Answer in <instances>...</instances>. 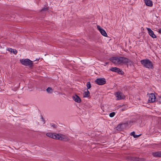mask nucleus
<instances>
[{"label":"nucleus","instance_id":"obj_1","mask_svg":"<svg viewBox=\"0 0 161 161\" xmlns=\"http://www.w3.org/2000/svg\"><path fill=\"white\" fill-rule=\"evenodd\" d=\"M140 62L144 67L151 69H153V68L152 62L148 59H142L141 61Z\"/></svg>","mask_w":161,"mask_h":161},{"label":"nucleus","instance_id":"obj_2","mask_svg":"<svg viewBox=\"0 0 161 161\" xmlns=\"http://www.w3.org/2000/svg\"><path fill=\"white\" fill-rule=\"evenodd\" d=\"M20 62L22 65L28 66L30 68H32L34 66L33 61L28 58L21 59Z\"/></svg>","mask_w":161,"mask_h":161},{"label":"nucleus","instance_id":"obj_3","mask_svg":"<svg viewBox=\"0 0 161 161\" xmlns=\"http://www.w3.org/2000/svg\"><path fill=\"white\" fill-rule=\"evenodd\" d=\"M131 122H132L130 121H128L126 123L119 124L116 127V129L119 131H122L128 126Z\"/></svg>","mask_w":161,"mask_h":161},{"label":"nucleus","instance_id":"obj_4","mask_svg":"<svg viewBox=\"0 0 161 161\" xmlns=\"http://www.w3.org/2000/svg\"><path fill=\"white\" fill-rule=\"evenodd\" d=\"M95 82L98 85H102L106 83V81L104 78H98L95 80Z\"/></svg>","mask_w":161,"mask_h":161},{"label":"nucleus","instance_id":"obj_5","mask_svg":"<svg viewBox=\"0 0 161 161\" xmlns=\"http://www.w3.org/2000/svg\"><path fill=\"white\" fill-rule=\"evenodd\" d=\"M115 94L117 98V100L123 99L125 98V96L122 92H117L115 93Z\"/></svg>","mask_w":161,"mask_h":161},{"label":"nucleus","instance_id":"obj_6","mask_svg":"<svg viewBox=\"0 0 161 161\" xmlns=\"http://www.w3.org/2000/svg\"><path fill=\"white\" fill-rule=\"evenodd\" d=\"M149 98L148 101V103H152L154 102L156 99V97L154 94L150 93L149 94Z\"/></svg>","mask_w":161,"mask_h":161},{"label":"nucleus","instance_id":"obj_7","mask_svg":"<svg viewBox=\"0 0 161 161\" xmlns=\"http://www.w3.org/2000/svg\"><path fill=\"white\" fill-rule=\"evenodd\" d=\"M110 70L113 72L118 73V74L121 75L124 74V72L123 71L119 68L116 67H112L110 69Z\"/></svg>","mask_w":161,"mask_h":161},{"label":"nucleus","instance_id":"obj_8","mask_svg":"<svg viewBox=\"0 0 161 161\" xmlns=\"http://www.w3.org/2000/svg\"><path fill=\"white\" fill-rule=\"evenodd\" d=\"M129 159L130 161H144L145 160L144 158H139L136 157H130Z\"/></svg>","mask_w":161,"mask_h":161},{"label":"nucleus","instance_id":"obj_9","mask_svg":"<svg viewBox=\"0 0 161 161\" xmlns=\"http://www.w3.org/2000/svg\"><path fill=\"white\" fill-rule=\"evenodd\" d=\"M97 28L102 35L105 37L107 36V34L104 29L101 28L99 25H97Z\"/></svg>","mask_w":161,"mask_h":161},{"label":"nucleus","instance_id":"obj_10","mask_svg":"<svg viewBox=\"0 0 161 161\" xmlns=\"http://www.w3.org/2000/svg\"><path fill=\"white\" fill-rule=\"evenodd\" d=\"M117 64H124L125 57L121 56H117Z\"/></svg>","mask_w":161,"mask_h":161},{"label":"nucleus","instance_id":"obj_11","mask_svg":"<svg viewBox=\"0 0 161 161\" xmlns=\"http://www.w3.org/2000/svg\"><path fill=\"white\" fill-rule=\"evenodd\" d=\"M72 98L75 102L79 103H81V101L80 97L76 94L72 96Z\"/></svg>","mask_w":161,"mask_h":161},{"label":"nucleus","instance_id":"obj_12","mask_svg":"<svg viewBox=\"0 0 161 161\" xmlns=\"http://www.w3.org/2000/svg\"><path fill=\"white\" fill-rule=\"evenodd\" d=\"M58 140L64 141H67L69 140V139L66 136L60 134Z\"/></svg>","mask_w":161,"mask_h":161},{"label":"nucleus","instance_id":"obj_13","mask_svg":"<svg viewBox=\"0 0 161 161\" xmlns=\"http://www.w3.org/2000/svg\"><path fill=\"white\" fill-rule=\"evenodd\" d=\"M147 30L148 31L149 34L153 38H156V36L154 34L153 32L150 28H147Z\"/></svg>","mask_w":161,"mask_h":161},{"label":"nucleus","instance_id":"obj_14","mask_svg":"<svg viewBox=\"0 0 161 161\" xmlns=\"http://www.w3.org/2000/svg\"><path fill=\"white\" fill-rule=\"evenodd\" d=\"M133 63V62L132 61H131L129 59H128L127 58L125 57L124 64H126L127 65H129L130 66H131Z\"/></svg>","mask_w":161,"mask_h":161},{"label":"nucleus","instance_id":"obj_15","mask_svg":"<svg viewBox=\"0 0 161 161\" xmlns=\"http://www.w3.org/2000/svg\"><path fill=\"white\" fill-rule=\"evenodd\" d=\"M117 56L112 57L110 58L109 60L115 64H117Z\"/></svg>","mask_w":161,"mask_h":161},{"label":"nucleus","instance_id":"obj_16","mask_svg":"<svg viewBox=\"0 0 161 161\" xmlns=\"http://www.w3.org/2000/svg\"><path fill=\"white\" fill-rule=\"evenodd\" d=\"M144 3L147 6L152 7L153 5V3L152 1L150 0H144Z\"/></svg>","mask_w":161,"mask_h":161},{"label":"nucleus","instance_id":"obj_17","mask_svg":"<svg viewBox=\"0 0 161 161\" xmlns=\"http://www.w3.org/2000/svg\"><path fill=\"white\" fill-rule=\"evenodd\" d=\"M152 155L155 157H161V151H157L153 153Z\"/></svg>","mask_w":161,"mask_h":161},{"label":"nucleus","instance_id":"obj_18","mask_svg":"<svg viewBox=\"0 0 161 161\" xmlns=\"http://www.w3.org/2000/svg\"><path fill=\"white\" fill-rule=\"evenodd\" d=\"M87 90L86 92H85L84 93V97H88L90 96V92L88 89Z\"/></svg>","mask_w":161,"mask_h":161},{"label":"nucleus","instance_id":"obj_19","mask_svg":"<svg viewBox=\"0 0 161 161\" xmlns=\"http://www.w3.org/2000/svg\"><path fill=\"white\" fill-rule=\"evenodd\" d=\"M7 50L10 52L11 53L13 52L14 54H16L17 53V51L16 50H14L10 48H8L7 49Z\"/></svg>","mask_w":161,"mask_h":161},{"label":"nucleus","instance_id":"obj_20","mask_svg":"<svg viewBox=\"0 0 161 161\" xmlns=\"http://www.w3.org/2000/svg\"><path fill=\"white\" fill-rule=\"evenodd\" d=\"M59 134H57L56 133H54L53 136V139L58 140L59 136Z\"/></svg>","mask_w":161,"mask_h":161},{"label":"nucleus","instance_id":"obj_21","mask_svg":"<svg viewBox=\"0 0 161 161\" xmlns=\"http://www.w3.org/2000/svg\"><path fill=\"white\" fill-rule=\"evenodd\" d=\"M48 7H43L41 10V12L42 13L48 11Z\"/></svg>","mask_w":161,"mask_h":161},{"label":"nucleus","instance_id":"obj_22","mask_svg":"<svg viewBox=\"0 0 161 161\" xmlns=\"http://www.w3.org/2000/svg\"><path fill=\"white\" fill-rule=\"evenodd\" d=\"M53 135L54 133H47L46 134V135L47 136L52 138H53Z\"/></svg>","mask_w":161,"mask_h":161},{"label":"nucleus","instance_id":"obj_23","mask_svg":"<svg viewBox=\"0 0 161 161\" xmlns=\"http://www.w3.org/2000/svg\"><path fill=\"white\" fill-rule=\"evenodd\" d=\"M46 91L50 93H52L53 91L52 89L50 87H48Z\"/></svg>","mask_w":161,"mask_h":161},{"label":"nucleus","instance_id":"obj_24","mask_svg":"<svg viewBox=\"0 0 161 161\" xmlns=\"http://www.w3.org/2000/svg\"><path fill=\"white\" fill-rule=\"evenodd\" d=\"M86 86H87V89H89L91 87V84L90 82H87Z\"/></svg>","mask_w":161,"mask_h":161},{"label":"nucleus","instance_id":"obj_25","mask_svg":"<svg viewBox=\"0 0 161 161\" xmlns=\"http://www.w3.org/2000/svg\"><path fill=\"white\" fill-rule=\"evenodd\" d=\"M115 113L114 112H112V113H111L110 114H109V116L110 117H113L114 115H115Z\"/></svg>","mask_w":161,"mask_h":161},{"label":"nucleus","instance_id":"obj_26","mask_svg":"<svg viewBox=\"0 0 161 161\" xmlns=\"http://www.w3.org/2000/svg\"><path fill=\"white\" fill-rule=\"evenodd\" d=\"M157 101L158 102L160 103H161V96H158L157 98Z\"/></svg>","mask_w":161,"mask_h":161},{"label":"nucleus","instance_id":"obj_27","mask_svg":"<svg viewBox=\"0 0 161 161\" xmlns=\"http://www.w3.org/2000/svg\"><path fill=\"white\" fill-rule=\"evenodd\" d=\"M51 126L53 127V128H56L57 126L54 124H52Z\"/></svg>","mask_w":161,"mask_h":161},{"label":"nucleus","instance_id":"obj_28","mask_svg":"<svg viewBox=\"0 0 161 161\" xmlns=\"http://www.w3.org/2000/svg\"><path fill=\"white\" fill-rule=\"evenodd\" d=\"M135 133L134 131H133L130 134V135L131 136H133V137H134V136L135 135Z\"/></svg>","mask_w":161,"mask_h":161},{"label":"nucleus","instance_id":"obj_29","mask_svg":"<svg viewBox=\"0 0 161 161\" xmlns=\"http://www.w3.org/2000/svg\"><path fill=\"white\" fill-rule=\"evenodd\" d=\"M141 135V134H140L139 135H135V136H134V137L135 138H137L139 137Z\"/></svg>","mask_w":161,"mask_h":161},{"label":"nucleus","instance_id":"obj_30","mask_svg":"<svg viewBox=\"0 0 161 161\" xmlns=\"http://www.w3.org/2000/svg\"><path fill=\"white\" fill-rule=\"evenodd\" d=\"M158 32L159 33L161 34V29H159Z\"/></svg>","mask_w":161,"mask_h":161},{"label":"nucleus","instance_id":"obj_31","mask_svg":"<svg viewBox=\"0 0 161 161\" xmlns=\"http://www.w3.org/2000/svg\"><path fill=\"white\" fill-rule=\"evenodd\" d=\"M42 121L43 122H44V123H45V120H44V119L43 118H42Z\"/></svg>","mask_w":161,"mask_h":161},{"label":"nucleus","instance_id":"obj_32","mask_svg":"<svg viewBox=\"0 0 161 161\" xmlns=\"http://www.w3.org/2000/svg\"><path fill=\"white\" fill-rule=\"evenodd\" d=\"M41 118L42 119V118H43L42 116V115H41Z\"/></svg>","mask_w":161,"mask_h":161}]
</instances>
